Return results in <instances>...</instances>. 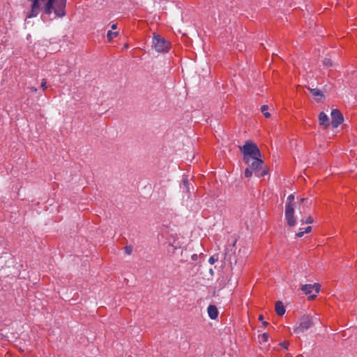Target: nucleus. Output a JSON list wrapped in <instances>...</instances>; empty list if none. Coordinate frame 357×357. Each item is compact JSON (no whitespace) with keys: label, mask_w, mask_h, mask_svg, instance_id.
Returning a JSON list of instances; mask_svg holds the SVG:
<instances>
[{"label":"nucleus","mask_w":357,"mask_h":357,"mask_svg":"<svg viewBox=\"0 0 357 357\" xmlns=\"http://www.w3.org/2000/svg\"><path fill=\"white\" fill-rule=\"evenodd\" d=\"M208 316L212 319H215L218 316L217 307L213 305H210L207 309Z\"/></svg>","instance_id":"9d476101"},{"label":"nucleus","mask_w":357,"mask_h":357,"mask_svg":"<svg viewBox=\"0 0 357 357\" xmlns=\"http://www.w3.org/2000/svg\"><path fill=\"white\" fill-rule=\"evenodd\" d=\"M117 36L118 32H112V31H109L107 33V37L109 40H111L112 39V36Z\"/></svg>","instance_id":"dca6fc26"},{"label":"nucleus","mask_w":357,"mask_h":357,"mask_svg":"<svg viewBox=\"0 0 357 357\" xmlns=\"http://www.w3.org/2000/svg\"><path fill=\"white\" fill-rule=\"evenodd\" d=\"M47 4L49 6H50V0H49V1L47 2Z\"/></svg>","instance_id":"473e14b6"},{"label":"nucleus","mask_w":357,"mask_h":357,"mask_svg":"<svg viewBox=\"0 0 357 357\" xmlns=\"http://www.w3.org/2000/svg\"><path fill=\"white\" fill-rule=\"evenodd\" d=\"M320 287L321 286L319 284L314 283L313 284H307L302 285L301 289L305 295L309 296L308 298L310 300H312L317 296V294L319 292Z\"/></svg>","instance_id":"423d86ee"},{"label":"nucleus","mask_w":357,"mask_h":357,"mask_svg":"<svg viewBox=\"0 0 357 357\" xmlns=\"http://www.w3.org/2000/svg\"><path fill=\"white\" fill-rule=\"evenodd\" d=\"M46 80L45 79H43L42 80V82H41V88L43 89V90H45L47 89V86H46Z\"/></svg>","instance_id":"412c9836"},{"label":"nucleus","mask_w":357,"mask_h":357,"mask_svg":"<svg viewBox=\"0 0 357 357\" xmlns=\"http://www.w3.org/2000/svg\"><path fill=\"white\" fill-rule=\"evenodd\" d=\"M183 185L185 186V189H186V191L188 192L189 189H188V183H189V181L187 178H183Z\"/></svg>","instance_id":"6ab92c4d"},{"label":"nucleus","mask_w":357,"mask_h":357,"mask_svg":"<svg viewBox=\"0 0 357 357\" xmlns=\"http://www.w3.org/2000/svg\"><path fill=\"white\" fill-rule=\"evenodd\" d=\"M288 344H289V343L288 342H285L281 343V346L283 347L284 348H287Z\"/></svg>","instance_id":"a878e982"},{"label":"nucleus","mask_w":357,"mask_h":357,"mask_svg":"<svg viewBox=\"0 0 357 357\" xmlns=\"http://www.w3.org/2000/svg\"><path fill=\"white\" fill-rule=\"evenodd\" d=\"M295 197L293 194L287 197L285 204L284 216L287 220V225L289 227H294L296 225V218L294 216L296 203L294 202Z\"/></svg>","instance_id":"f03ea898"},{"label":"nucleus","mask_w":357,"mask_h":357,"mask_svg":"<svg viewBox=\"0 0 357 357\" xmlns=\"http://www.w3.org/2000/svg\"><path fill=\"white\" fill-rule=\"evenodd\" d=\"M268 105H262V106H261V112H264H264H266V110L268 109Z\"/></svg>","instance_id":"4be33fe9"},{"label":"nucleus","mask_w":357,"mask_h":357,"mask_svg":"<svg viewBox=\"0 0 357 357\" xmlns=\"http://www.w3.org/2000/svg\"><path fill=\"white\" fill-rule=\"evenodd\" d=\"M239 149L243 154V161H248L250 158L261 156V151L257 144L250 140L246 141L243 146H239Z\"/></svg>","instance_id":"f257e3e1"},{"label":"nucleus","mask_w":357,"mask_h":357,"mask_svg":"<svg viewBox=\"0 0 357 357\" xmlns=\"http://www.w3.org/2000/svg\"><path fill=\"white\" fill-rule=\"evenodd\" d=\"M268 337H269V335L268 333H263L262 335H259V342L260 344H263V343H265L268 341Z\"/></svg>","instance_id":"f8f14e48"},{"label":"nucleus","mask_w":357,"mask_h":357,"mask_svg":"<svg viewBox=\"0 0 357 357\" xmlns=\"http://www.w3.org/2000/svg\"><path fill=\"white\" fill-rule=\"evenodd\" d=\"M305 234V233H304V231H300V232H298V233L296 234V237H298V238H301V237L303 236V234Z\"/></svg>","instance_id":"b1692460"},{"label":"nucleus","mask_w":357,"mask_h":357,"mask_svg":"<svg viewBox=\"0 0 357 357\" xmlns=\"http://www.w3.org/2000/svg\"><path fill=\"white\" fill-rule=\"evenodd\" d=\"M218 255H213L211 256L209 259H208V262L211 264H213L215 261H218Z\"/></svg>","instance_id":"f3484780"},{"label":"nucleus","mask_w":357,"mask_h":357,"mask_svg":"<svg viewBox=\"0 0 357 357\" xmlns=\"http://www.w3.org/2000/svg\"><path fill=\"white\" fill-rule=\"evenodd\" d=\"M300 202L301 204H303V207H305V206H307L308 199L307 198H301L300 199Z\"/></svg>","instance_id":"aec40b11"},{"label":"nucleus","mask_w":357,"mask_h":357,"mask_svg":"<svg viewBox=\"0 0 357 357\" xmlns=\"http://www.w3.org/2000/svg\"><path fill=\"white\" fill-rule=\"evenodd\" d=\"M264 115L266 118H269L271 116V114L269 112H264Z\"/></svg>","instance_id":"bb28decb"},{"label":"nucleus","mask_w":357,"mask_h":357,"mask_svg":"<svg viewBox=\"0 0 357 357\" xmlns=\"http://www.w3.org/2000/svg\"><path fill=\"white\" fill-rule=\"evenodd\" d=\"M153 47L158 52H165L169 48V43L158 34L154 33L153 38Z\"/></svg>","instance_id":"39448f33"},{"label":"nucleus","mask_w":357,"mask_h":357,"mask_svg":"<svg viewBox=\"0 0 357 357\" xmlns=\"http://www.w3.org/2000/svg\"><path fill=\"white\" fill-rule=\"evenodd\" d=\"M29 89H30V90H31V92L35 93V92H36V91H37V89H36V87H34V86H31V87H30Z\"/></svg>","instance_id":"393cba45"},{"label":"nucleus","mask_w":357,"mask_h":357,"mask_svg":"<svg viewBox=\"0 0 357 357\" xmlns=\"http://www.w3.org/2000/svg\"><path fill=\"white\" fill-rule=\"evenodd\" d=\"M197 255H193L192 256V259H195L197 258Z\"/></svg>","instance_id":"c85d7f7f"},{"label":"nucleus","mask_w":357,"mask_h":357,"mask_svg":"<svg viewBox=\"0 0 357 357\" xmlns=\"http://www.w3.org/2000/svg\"><path fill=\"white\" fill-rule=\"evenodd\" d=\"M300 221L302 222V223H305V224H311L313 222V218L311 217V216H308L306 220H303V218H301L300 220Z\"/></svg>","instance_id":"2eb2a0df"},{"label":"nucleus","mask_w":357,"mask_h":357,"mask_svg":"<svg viewBox=\"0 0 357 357\" xmlns=\"http://www.w3.org/2000/svg\"><path fill=\"white\" fill-rule=\"evenodd\" d=\"M236 244V241L233 243L232 246H234Z\"/></svg>","instance_id":"72a5a7b5"},{"label":"nucleus","mask_w":357,"mask_h":357,"mask_svg":"<svg viewBox=\"0 0 357 357\" xmlns=\"http://www.w3.org/2000/svg\"><path fill=\"white\" fill-rule=\"evenodd\" d=\"M117 28V25L116 24H114L112 25V29H116Z\"/></svg>","instance_id":"cd10ccee"},{"label":"nucleus","mask_w":357,"mask_h":357,"mask_svg":"<svg viewBox=\"0 0 357 357\" xmlns=\"http://www.w3.org/2000/svg\"><path fill=\"white\" fill-rule=\"evenodd\" d=\"M307 88L311 92V93L315 98L317 102H321L322 99L325 98V96L324 95L323 92L321 90L318 89L310 88L309 86H307Z\"/></svg>","instance_id":"1a4fd4ad"},{"label":"nucleus","mask_w":357,"mask_h":357,"mask_svg":"<svg viewBox=\"0 0 357 357\" xmlns=\"http://www.w3.org/2000/svg\"><path fill=\"white\" fill-rule=\"evenodd\" d=\"M322 63L326 67H332L333 66L332 60L329 58H324L322 61Z\"/></svg>","instance_id":"ddd939ff"},{"label":"nucleus","mask_w":357,"mask_h":357,"mask_svg":"<svg viewBox=\"0 0 357 357\" xmlns=\"http://www.w3.org/2000/svg\"><path fill=\"white\" fill-rule=\"evenodd\" d=\"M123 251L125 255H130L132 252V247H124Z\"/></svg>","instance_id":"a211bd4d"},{"label":"nucleus","mask_w":357,"mask_h":357,"mask_svg":"<svg viewBox=\"0 0 357 357\" xmlns=\"http://www.w3.org/2000/svg\"><path fill=\"white\" fill-rule=\"evenodd\" d=\"M259 319H260V320H262V319H263V316H262V315H260V316H259Z\"/></svg>","instance_id":"7c9ffc66"},{"label":"nucleus","mask_w":357,"mask_h":357,"mask_svg":"<svg viewBox=\"0 0 357 357\" xmlns=\"http://www.w3.org/2000/svg\"><path fill=\"white\" fill-rule=\"evenodd\" d=\"M311 230L312 227L310 226H308L305 229L304 233H309L311 231Z\"/></svg>","instance_id":"5701e85b"},{"label":"nucleus","mask_w":357,"mask_h":357,"mask_svg":"<svg viewBox=\"0 0 357 357\" xmlns=\"http://www.w3.org/2000/svg\"><path fill=\"white\" fill-rule=\"evenodd\" d=\"M263 324H264V326H266V325H268V323H267L266 321H264V322H263Z\"/></svg>","instance_id":"c756f323"},{"label":"nucleus","mask_w":357,"mask_h":357,"mask_svg":"<svg viewBox=\"0 0 357 357\" xmlns=\"http://www.w3.org/2000/svg\"><path fill=\"white\" fill-rule=\"evenodd\" d=\"M275 312L279 316H282L285 313L284 307L281 301H277L275 303Z\"/></svg>","instance_id":"9b49d317"},{"label":"nucleus","mask_w":357,"mask_h":357,"mask_svg":"<svg viewBox=\"0 0 357 357\" xmlns=\"http://www.w3.org/2000/svg\"><path fill=\"white\" fill-rule=\"evenodd\" d=\"M128 44H126V45H124V48H127V47H128Z\"/></svg>","instance_id":"2f4dec72"},{"label":"nucleus","mask_w":357,"mask_h":357,"mask_svg":"<svg viewBox=\"0 0 357 357\" xmlns=\"http://www.w3.org/2000/svg\"><path fill=\"white\" fill-rule=\"evenodd\" d=\"M331 125L333 128H337L344 121L342 114L337 109H333L331 112Z\"/></svg>","instance_id":"0eeeda50"},{"label":"nucleus","mask_w":357,"mask_h":357,"mask_svg":"<svg viewBox=\"0 0 357 357\" xmlns=\"http://www.w3.org/2000/svg\"><path fill=\"white\" fill-rule=\"evenodd\" d=\"M317 321H319V318L316 316L303 315L300 319L299 324L294 328V333L296 334L303 333L311 328Z\"/></svg>","instance_id":"20e7f679"},{"label":"nucleus","mask_w":357,"mask_h":357,"mask_svg":"<svg viewBox=\"0 0 357 357\" xmlns=\"http://www.w3.org/2000/svg\"><path fill=\"white\" fill-rule=\"evenodd\" d=\"M244 162L253 171L256 176L262 177L268 174L267 170L263 167L264 162L261 157L250 158Z\"/></svg>","instance_id":"7ed1b4c3"},{"label":"nucleus","mask_w":357,"mask_h":357,"mask_svg":"<svg viewBox=\"0 0 357 357\" xmlns=\"http://www.w3.org/2000/svg\"><path fill=\"white\" fill-rule=\"evenodd\" d=\"M253 171L248 166L245 170V176L246 178H250L252 175Z\"/></svg>","instance_id":"4468645a"},{"label":"nucleus","mask_w":357,"mask_h":357,"mask_svg":"<svg viewBox=\"0 0 357 357\" xmlns=\"http://www.w3.org/2000/svg\"><path fill=\"white\" fill-rule=\"evenodd\" d=\"M319 124L324 129H326L330 125V119L324 112H320L319 115Z\"/></svg>","instance_id":"6e6552de"}]
</instances>
